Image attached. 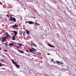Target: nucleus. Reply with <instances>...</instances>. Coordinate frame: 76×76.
Segmentation results:
<instances>
[{
	"instance_id": "nucleus-1",
	"label": "nucleus",
	"mask_w": 76,
	"mask_h": 76,
	"mask_svg": "<svg viewBox=\"0 0 76 76\" xmlns=\"http://www.w3.org/2000/svg\"><path fill=\"white\" fill-rule=\"evenodd\" d=\"M32 45H33V46H34V47H37V45L35 44H32L31 45V47L32 49L31 48L29 47V49L30 50V51H29V52L30 53H32V51H33L34 50H34L35 51H37V50L34 49V48H32Z\"/></svg>"
},
{
	"instance_id": "nucleus-2",
	"label": "nucleus",
	"mask_w": 76,
	"mask_h": 76,
	"mask_svg": "<svg viewBox=\"0 0 76 76\" xmlns=\"http://www.w3.org/2000/svg\"><path fill=\"white\" fill-rule=\"evenodd\" d=\"M12 15H10V20H11V21H13L14 22H15L16 21V18H15L13 17L12 18Z\"/></svg>"
},
{
	"instance_id": "nucleus-3",
	"label": "nucleus",
	"mask_w": 76,
	"mask_h": 76,
	"mask_svg": "<svg viewBox=\"0 0 76 76\" xmlns=\"http://www.w3.org/2000/svg\"><path fill=\"white\" fill-rule=\"evenodd\" d=\"M8 38H9L8 37L6 36L5 37H4L2 39V42H5V41H6V39H8Z\"/></svg>"
},
{
	"instance_id": "nucleus-4",
	"label": "nucleus",
	"mask_w": 76,
	"mask_h": 76,
	"mask_svg": "<svg viewBox=\"0 0 76 76\" xmlns=\"http://www.w3.org/2000/svg\"><path fill=\"white\" fill-rule=\"evenodd\" d=\"M12 28H17V27H18L19 26L16 24H15L14 25H13L12 26Z\"/></svg>"
},
{
	"instance_id": "nucleus-5",
	"label": "nucleus",
	"mask_w": 76,
	"mask_h": 76,
	"mask_svg": "<svg viewBox=\"0 0 76 76\" xmlns=\"http://www.w3.org/2000/svg\"><path fill=\"white\" fill-rule=\"evenodd\" d=\"M56 62L57 63L54 62V63H54L55 64H56V63H57V64H58V65H60V64H58V63H59V64H63V63L60 62V61H57Z\"/></svg>"
},
{
	"instance_id": "nucleus-6",
	"label": "nucleus",
	"mask_w": 76,
	"mask_h": 76,
	"mask_svg": "<svg viewBox=\"0 0 76 76\" xmlns=\"http://www.w3.org/2000/svg\"><path fill=\"white\" fill-rule=\"evenodd\" d=\"M48 45L49 47H52V48H55V46H54L53 45H51L50 44H48Z\"/></svg>"
},
{
	"instance_id": "nucleus-7",
	"label": "nucleus",
	"mask_w": 76,
	"mask_h": 76,
	"mask_svg": "<svg viewBox=\"0 0 76 76\" xmlns=\"http://www.w3.org/2000/svg\"><path fill=\"white\" fill-rule=\"evenodd\" d=\"M15 66H16V67L18 69H19V67H20V65L18 64L17 63H16L15 65Z\"/></svg>"
},
{
	"instance_id": "nucleus-8",
	"label": "nucleus",
	"mask_w": 76,
	"mask_h": 76,
	"mask_svg": "<svg viewBox=\"0 0 76 76\" xmlns=\"http://www.w3.org/2000/svg\"><path fill=\"white\" fill-rule=\"evenodd\" d=\"M28 23L29 24H30V25H31V24H34V23H34V22L30 21H28Z\"/></svg>"
},
{
	"instance_id": "nucleus-9",
	"label": "nucleus",
	"mask_w": 76,
	"mask_h": 76,
	"mask_svg": "<svg viewBox=\"0 0 76 76\" xmlns=\"http://www.w3.org/2000/svg\"><path fill=\"white\" fill-rule=\"evenodd\" d=\"M11 61H12L13 64H14L15 65L16 64V62H15V61L12 59H11Z\"/></svg>"
},
{
	"instance_id": "nucleus-10",
	"label": "nucleus",
	"mask_w": 76,
	"mask_h": 76,
	"mask_svg": "<svg viewBox=\"0 0 76 76\" xmlns=\"http://www.w3.org/2000/svg\"><path fill=\"white\" fill-rule=\"evenodd\" d=\"M9 45L10 46H14L15 45L12 43H9Z\"/></svg>"
},
{
	"instance_id": "nucleus-11",
	"label": "nucleus",
	"mask_w": 76,
	"mask_h": 76,
	"mask_svg": "<svg viewBox=\"0 0 76 76\" xmlns=\"http://www.w3.org/2000/svg\"><path fill=\"white\" fill-rule=\"evenodd\" d=\"M2 43L3 44H4L6 46V47H7V45H8V44H7V43H4L3 42H2Z\"/></svg>"
},
{
	"instance_id": "nucleus-12",
	"label": "nucleus",
	"mask_w": 76,
	"mask_h": 76,
	"mask_svg": "<svg viewBox=\"0 0 76 76\" xmlns=\"http://www.w3.org/2000/svg\"><path fill=\"white\" fill-rule=\"evenodd\" d=\"M13 33H14V34L15 35H17L18 34V32L16 31H14L12 32Z\"/></svg>"
},
{
	"instance_id": "nucleus-13",
	"label": "nucleus",
	"mask_w": 76,
	"mask_h": 76,
	"mask_svg": "<svg viewBox=\"0 0 76 76\" xmlns=\"http://www.w3.org/2000/svg\"><path fill=\"white\" fill-rule=\"evenodd\" d=\"M5 34H6V36L5 37H8V38H9V37H10V35H9L8 34L7 32H6L5 33Z\"/></svg>"
},
{
	"instance_id": "nucleus-14",
	"label": "nucleus",
	"mask_w": 76,
	"mask_h": 76,
	"mask_svg": "<svg viewBox=\"0 0 76 76\" xmlns=\"http://www.w3.org/2000/svg\"><path fill=\"white\" fill-rule=\"evenodd\" d=\"M18 51L20 52V53H22V54H24V52H23V51H21L20 50H18Z\"/></svg>"
},
{
	"instance_id": "nucleus-15",
	"label": "nucleus",
	"mask_w": 76,
	"mask_h": 76,
	"mask_svg": "<svg viewBox=\"0 0 76 76\" xmlns=\"http://www.w3.org/2000/svg\"><path fill=\"white\" fill-rule=\"evenodd\" d=\"M26 33L27 34H28V35H29V32L28 29H26Z\"/></svg>"
},
{
	"instance_id": "nucleus-16",
	"label": "nucleus",
	"mask_w": 76,
	"mask_h": 76,
	"mask_svg": "<svg viewBox=\"0 0 76 76\" xmlns=\"http://www.w3.org/2000/svg\"><path fill=\"white\" fill-rule=\"evenodd\" d=\"M17 44H18V45H19V46H20V47H22V44H20V43H17Z\"/></svg>"
},
{
	"instance_id": "nucleus-17",
	"label": "nucleus",
	"mask_w": 76,
	"mask_h": 76,
	"mask_svg": "<svg viewBox=\"0 0 76 76\" xmlns=\"http://www.w3.org/2000/svg\"><path fill=\"white\" fill-rule=\"evenodd\" d=\"M12 40H15V37H13V36L12 38Z\"/></svg>"
},
{
	"instance_id": "nucleus-18",
	"label": "nucleus",
	"mask_w": 76,
	"mask_h": 76,
	"mask_svg": "<svg viewBox=\"0 0 76 76\" xmlns=\"http://www.w3.org/2000/svg\"><path fill=\"white\" fill-rule=\"evenodd\" d=\"M24 32L23 33V35H25V34H26V32H25V31H23Z\"/></svg>"
},
{
	"instance_id": "nucleus-19",
	"label": "nucleus",
	"mask_w": 76,
	"mask_h": 76,
	"mask_svg": "<svg viewBox=\"0 0 76 76\" xmlns=\"http://www.w3.org/2000/svg\"><path fill=\"white\" fill-rule=\"evenodd\" d=\"M35 23V24H37V25H40V24H39L38 23Z\"/></svg>"
},
{
	"instance_id": "nucleus-20",
	"label": "nucleus",
	"mask_w": 76,
	"mask_h": 76,
	"mask_svg": "<svg viewBox=\"0 0 76 76\" xmlns=\"http://www.w3.org/2000/svg\"><path fill=\"white\" fill-rule=\"evenodd\" d=\"M1 61H4V59H2L1 60Z\"/></svg>"
},
{
	"instance_id": "nucleus-21",
	"label": "nucleus",
	"mask_w": 76,
	"mask_h": 76,
	"mask_svg": "<svg viewBox=\"0 0 76 76\" xmlns=\"http://www.w3.org/2000/svg\"><path fill=\"white\" fill-rule=\"evenodd\" d=\"M2 66V64L0 62V67H1Z\"/></svg>"
},
{
	"instance_id": "nucleus-22",
	"label": "nucleus",
	"mask_w": 76,
	"mask_h": 76,
	"mask_svg": "<svg viewBox=\"0 0 76 76\" xmlns=\"http://www.w3.org/2000/svg\"><path fill=\"white\" fill-rule=\"evenodd\" d=\"M0 69H3V70H6L5 68H1Z\"/></svg>"
},
{
	"instance_id": "nucleus-23",
	"label": "nucleus",
	"mask_w": 76,
	"mask_h": 76,
	"mask_svg": "<svg viewBox=\"0 0 76 76\" xmlns=\"http://www.w3.org/2000/svg\"><path fill=\"white\" fill-rule=\"evenodd\" d=\"M7 17H8V18H9V15H7Z\"/></svg>"
},
{
	"instance_id": "nucleus-24",
	"label": "nucleus",
	"mask_w": 76,
	"mask_h": 76,
	"mask_svg": "<svg viewBox=\"0 0 76 76\" xmlns=\"http://www.w3.org/2000/svg\"><path fill=\"white\" fill-rule=\"evenodd\" d=\"M28 21H26L25 22V23L26 24V23H28Z\"/></svg>"
},
{
	"instance_id": "nucleus-25",
	"label": "nucleus",
	"mask_w": 76,
	"mask_h": 76,
	"mask_svg": "<svg viewBox=\"0 0 76 76\" xmlns=\"http://www.w3.org/2000/svg\"><path fill=\"white\" fill-rule=\"evenodd\" d=\"M4 51H5V52H7V50H4Z\"/></svg>"
},
{
	"instance_id": "nucleus-26",
	"label": "nucleus",
	"mask_w": 76,
	"mask_h": 76,
	"mask_svg": "<svg viewBox=\"0 0 76 76\" xmlns=\"http://www.w3.org/2000/svg\"><path fill=\"white\" fill-rule=\"evenodd\" d=\"M17 48H18V49H20V47L17 46Z\"/></svg>"
},
{
	"instance_id": "nucleus-27",
	"label": "nucleus",
	"mask_w": 76,
	"mask_h": 76,
	"mask_svg": "<svg viewBox=\"0 0 76 76\" xmlns=\"http://www.w3.org/2000/svg\"><path fill=\"white\" fill-rule=\"evenodd\" d=\"M47 55H48L49 56H50V53H47Z\"/></svg>"
},
{
	"instance_id": "nucleus-28",
	"label": "nucleus",
	"mask_w": 76,
	"mask_h": 76,
	"mask_svg": "<svg viewBox=\"0 0 76 76\" xmlns=\"http://www.w3.org/2000/svg\"><path fill=\"white\" fill-rule=\"evenodd\" d=\"M26 52H28V53L29 52V51H28V50H26Z\"/></svg>"
},
{
	"instance_id": "nucleus-29",
	"label": "nucleus",
	"mask_w": 76,
	"mask_h": 76,
	"mask_svg": "<svg viewBox=\"0 0 76 76\" xmlns=\"http://www.w3.org/2000/svg\"><path fill=\"white\" fill-rule=\"evenodd\" d=\"M16 35L15 34V35L14 36H13V37H16Z\"/></svg>"
},
{
	"instance_id": "nucleus-30",
	"label": "nucleus",
	"mask_w": 76,
	"mask_h": 76,
	"mask_svg": "<svg viewBox=\"0 0 76 76\" xmlns=\"http://www.w3.org/2000/svg\"><path fill=\"white\" fill-rule=\"evenodd\" d=\"M14 47H17L18 46L16 45H15Z\"/></svg>"
},
{
	"instance_id": "nucleus-31",
	"label": "nucleus",
	"mask_w": 76,
	"mask_h": 76,
	"mask_svg": "<svg viewBox=\"0 0 76 76\" xmlns=\"http://www.w3.org/2000/svg\"><path fill=\"white\" fill-rule=\"evenodd\" d=\"M52 61H53V60H54V59H52Z\"/></svg>"
},
{
	"instance_id": "nucleus-32",
	"label": "nucleus",
	"mask_w": 76,
	"mask_h": 76,
	"mask_svg": "<svg viewBox=\"0 0 76 76\" xmlns=\"http://www.w3.org/2000/svg\"><path fill=\"white\" fill-rule=\"evenodd\" d=\"M34 19H35V17H34Z\"/></svg>"
},
{
	"instance_id": "nucleus-33",
	"label": "nucleus",
	"mask_w": 76,
	"mask_h": 76,
	"mask_svg": "<svg viewBox=\"0 0 76 76\" xmlns=\"http://www.w3.org/2000/svg\"><path fill=\"white\" fill-rule=\"evenodd\" d=\"M17 29H19V28H17Z\"/></svg>"
},
{
	"instance_id": "nucleus-34",
	"label": "nucleus",
	"mask_w": 76,
	"mask_h": 76,
	"mask_svg": "<svg viewBox=\"0 0 76 76\" xmlns=\"http://www.w3.org/2000/svg\"><path fill=\"white\" fill-rule=\"evenodd\" d=\"M53 62H54V61H51V62H53Z\"/></svg>"
},
{
	"instance_id": "nucleus-35",
	"label": "nucleus",
	"mask_w": 76,
	"mask_h": 76,
	"mask_svg": "<svg viewBox=\"0 0 76 76\" xmlns=\"http://www.w3.org/2000/svg\"><path fill=\"white\" fill-rule=\"evenodd\" d=\"M0 50H1V48H0Z\"/></svg>"
},
{
	"instance_id": "nucleus-36",
	"label": "nucleus",
	"mask_w": 76,
	"mask_h": 76,
	"mask_svg": "<svg viewBox=\"0 0 76 76\" xmlns=\"http://www.w3.org/2000/svg\"><path fill=\"white\" fill-rule=\"evenodd\" d=\"M0 50H1V48H0Z\"/></svg>"
},
{
	"instance_id": "nucleus-37",
	"label": "nucleus",
	"mask_w": 76,
	"mask_h": 76,
	"mask_svg": "<svg viewBox=\"0 0 76 76\" xmlns=\"http://www.w3.org/2000/svg\"><path fill=\"white\" fill-rule=\"evenodd\" d=\"M32 59H34V58H32Z\"/></svg>"
},
{
	"instance_id": "nucleus-38",
	"label": "nucleus",
	"mask_w": 76,
	"mask_h": 76,
	"mask_svg": "<svg viewBox=\"0 0 76 76\" xmlns=\"http://www.w3.org/2000/svg\"><path fill=\"white\" fill-rule=\"evenodd\" d=\"M34 25H36V24H34Z\"/></svg>"
}]
</instances>
